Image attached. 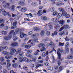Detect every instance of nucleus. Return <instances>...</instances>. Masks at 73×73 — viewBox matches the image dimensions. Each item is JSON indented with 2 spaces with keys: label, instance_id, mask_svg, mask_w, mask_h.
I'll list each match as a JSON object with an SVG mask.
<instances>
[{
  "label": "nucleus",
  "instance_id": "nucleus-1",
  "mask_svg": "<svg viewBox=\"0 0 73 73\" xmlns=\"http://www.w3.org/2000/svg\"><path fill=\"white\" fill-rule=\"evenodd\" d=\"M9 3H7L6 2H4V4L3 5V7L5 8H8L9 9H11L12 11H15V5H13L11 6H11L9 5Z\"/></svg>",
  "mask_w": 73,
  "mask_h": 73
},
{
  "label": "nucleus",
  "instance_id": "nucleus-2",
  "mask_svg": "<svg viewBox=\"0 0 73 73\" xmlns=\"http://www.w3.org/2000/svg\"><path fill=\"white\" fill-rule=\"evenodd\" d=\"M20 29H19L17 28L16 29V31L15 32L14 31V30H12L9 33V35L11 37L12 35H13V36H15L19 33V31H20Z\"/></svg>",
  "mask_w": 73,
  "mask_h": 73
},
{
  "label": "nucleus",
  "instance_id": "nucleus-3",
  "mask_svg": "<svg viewBox=\"0 0 73 73\" xmlns=\"http://www.w3.org/2000/svg\"><path fill=\"white\" fill-rule=\"evenodd\" d=\"M62 53L63 52V50L61 49H60V48H58V50L57 51V53L58 54V59L59 60H61V54L60 52Z\"/></svg>",
  "mask_w": 73,
  "mask_h": 73
},
{
  "label": "nucleus",
  "instance_id": "nucleus-4",
  "mask_svg": "<svg viewBox=\"0 0 73 73\" xmlns=\"http://www.w3.org/2000/svg\"><path fill=\"white\" fill-rule=\"evenodd\" d=\"M18 58L19 60V62H23V61H25L27 62H29V59L27 58H24L23 59H22L21 57L19 56Z\"/></svg>",
  "mask_w": 73,
  "mask_h": 73
},
{
  "label": "nucleus",
  "instance_id": "nucleus-5",
  "mask_svg": "<svg viewBox=\"0 0 73 73\" xmlns=\"http://www.w3.org/2000/svg\"><path fill=\"white\" fill-rule=\"evenodd\" d=\"M17 21H14L13 23V26L12 25V26L11 27V29H15V28H17Z\"/></svg>",
  "mask_w": 73,
  "mask_h": 73
},
{
  "label": "nucleus",
  "instance_id": "nucleus-6",
  "mask_svg": "<svg viewBox=\"0 0 73 73\" xmlns=\"http://www.w3.org/2000/svg\"><path fill=\"white\" fill-rule=\"evenodd\" d=\"M27 36V34H25L23 32H21L20 34V37L21 38H23L24 37H26Z\"/></svg>",
  "mask_w": 73,
  "mask_h": 73
},
{
  "label": "nucleus",
  "instance_id": "nucleus-7",
  "mask_svg": "<svg viewBox=\"0 0 73 73\" xmlns=\"http://www.w3.org/2000/svg\"><path fill=\"white\" fill-rule=\"evenodd\" d=\"M54 42H51L50 43H48L47 44L46 46L47 47H49V46H54Z\"/></svg>",
  "mask_w": 73,
  "mask_h": 73
},
{
  "label": "nucleus",
  "instance_id": "nucleus-8",
  "mask_svg": "<svg viewBox=\"0 0 73 73\" xmlns=\"http://www.w3.org/2000/svg\"><path fill=\"white\" fill-rule=\"evenodd\" d=\"M11 46L16 47L19 46V43L17 42H14L12 43L11 44Z\"/></svg>",
  "mask_w": 73,
  "mask_h": 73
},
{
  "label": "nucleus",
  "instance_id": "nucleus-9",
  "mask_svg": "<svg viewBox=\"0 0 73 73\" xmlns=\"http://www.w3.org/2000/svg\"><path fill=\"white\" fill-rule=\"evenodd\" d=\"M20 1H19V2H18V4L20 5H22L23 6L24 5L25 2V0H20Z\"/></svg>",
  "mask_w": 73,
  "mask_h": 73
},
{
  "label": "nucleus",
  "instance_id": "nucleus-10",
  "mask_svg": "<svg viewBox=\"0 0 73 73\" xmlns=\"http://www.w3.org/2000/svg\"><path fill=\"white\" fill-rule=\"evenodd\" d=\"M16 49L14 48H12L10 49V54L13 55L14 53L16 52Z\"/></svg>",
  "mask_w": 73,
  "mask_h": 73
},
{
  "label": "nucleus",
  "instance_id": "nucleus-11",
  "mask_svg": "<svg viewBox=\"0 0 73 73\" xmlns=\"http://www.w3.org/2000/svg\"><path fill=\"white\" fill-rule=\"evenodd\" d=\"M12 38V36H9V35L7 36H5L4 37V39L5 40H6L7 41L8 40H11Z\"/></svg>",
  "mask_w": 73,
  "mask_h": 73
},
{
  "label": "nucleus",
  "instance_id": "nucleus-12",
  "mask_svg": "<svg viewBox=\"0 0 73 73\" xmlns=\"http://www.w3.org/2000/svg\"><path fill=\"white\" fill-rule=\"evenodd\" d=\"M68 35V32H66L65 31H63L61 32H60L59 33V35L62 36V35Z\"/></svg>",
  "mask_w": 73,
  "mask_h": 73
},
{
  "label": "nucleus",
  "instance_id": "nucleus-13",
  "mask_svg": "<svg viewBox=\"0 0 73 73\" xmlns=\"http://www.w3.org/2000/svg\"><path fill=\"white\" fill-rule=\"evenodd\" d=\"M56 5L58 7H61L64 5V3L63 2L56 3Z\"/></svg>",
  "mask_w": 73,
  "mask_h": 73
},
{
  "label": "nucleus",
  "instance_id": "nucleus-14",
  "mask_svg": "<svg viewBox=\"0 0 73 73\" xmlns=\"http://www.w3.org/2000/svg\"><path fill=\"white\" fill-rule=\"evenodd\" d=\"M58 23L61 25H63L65 24V21L63 20H61L58 21Z\"/></svg>",
  "mask_w": 73,
  "mask_h": 73
},
{
  "label": "nucleus",
  "instance_id": "nucleus-15",
  "mask_svg": "<svg viewBox=\"0 0 73 73\" xmlns=\"http://www.w3.org/2000/svg\"><path fill=\"white\" fill-rule=\"evenodd\" d=\"M52 23H50L48 24V25L49 27V29H52L53 28V27L52 25Z\"/></svg>",
  "mask_w": 73,
  "mask_h": 73
},
{
  "label": "nucleus",
  "instance_id": "nucleus-16",
  "mask_svg": "<svg viewBox=\"0 0 73 73\" xmlns=\"http://www.w3.org/2000/svg\"><path fill=\"white\" fill-rule=\"evenodd\" d=\"M48 54H49L48 51H46V53L45 52H44L42 53V57H45L46 55L47 56Z\"/></svg>",
  "mask_w": 73,
  "mask_h": 73
},
{
  "label": "nucleus",
  "instance_id": "nucleus-17",
  "mask_svg": "<svg viewBox=\"0 0 73 73\" xmlns=\"http://www.w3.org/2000/svg\"><path fill=\"white\" fill-rule=\"evenodd\" d=\"M51 20L54 22H57L60 20V19H59V18H54L52 19Z\"/></svg>",
  "mask_w": 73,
  "mask_h": 73
},
{
  "label": "nucleus",
  "instance_id": "nucleus-18",
  "mask_svg": "<svg viewBox=\"0 0 73 73\" xmlns=\"http://www.w3.org/2000/svg\"><path fill=\"white\" fill-rule=\"evenodd\" d=\"M2 53L5 56H9V53L6 51L3 52Z\"/></svg>",
  "mask_w": 73,
  "mask_h": 73
},
{
  "label": "nucleus",
  "instance_id": "nucleus-19",
  "mask_svg": "<svg viewBox=\"0 0 73 73\" xmlns=\"http://www.w3.org/2000/svg\"><path fill=\"white\" fill-rule=\"evenodd\" d=\"M28 10V9L26 7H23L21 9V11L22 12H25Z\"/></svg>",
  "mask_w": 73,
  "mask_h": 73
},
{
  "label": "nucleus",
  "instance_id": "nucleus-20",
  "mask_svg": "<svg viewBox=\"0 0 73 73\" xmlns=\"http://www.w3.org/2000/svg\"><path fill=\"white\" fill-rule=\"evenodd\" d=\"M0 48L7 50L8 49V47L7 46H2L0 47Z\"/></svg>",
  "mask_w": 73,
  "mask_h": 73
},
{
  "label": "nucleus",
  "instance_id": "nucleus-21",
  "mask_svg": "<svg viewBox=\"0 0 73 73\" xmlns=\"http://www.w3.org/2000/svg\"><path fill=\"white\" fill-rule=\"evenodd\" d=\"M46 50V49L44 46L42 47L40 49L41 52H45Z\"/></svg>",
  "mask_w": 73,
  "mask_h": 73
},
{
  "label": "nucleus",
  "instance_id": "nucleus-22",
  "mask_svg": "<svg viewBox=\"0 0 73 73\" xmlns=\"http://www.w3.org/2000/svg\"><path fill=\"white\" fill-rule=\"evenodd\" d=\"M40 35L42 36H45V31L42 30L40 32Z\"/></svg>",
  "mask_w": 73,
  "mask_h": 73
},
{
  "label": "nucleus",
  "instance_id": "nucleus-23",
  "mask_svg": "<svg viewBox=\"0 0 73 73\" xmlns=\"http://www.w3.org/2000/svg\"><path fill=\"white\" fill-rule=\"evenodd\" d=\"M37 15L38 16H41L42 15V11L41 10H39L38 12Z\"/></svg>",
  "mask_w": 73,
  "mask_h": 73
},
{
  "label": "nucleus",
  "instance_id": "nucleus-24",
  "mask_svg": "<svg viewBox=\"0 0 73 73\" xmlns=\"http://www.w3.org/2000/svg\"><path fill=\"white\" fill-rule=\"evenodd\" d=\"M41 19L45 21L46 20H47V18L45 16H42L41 17Z\"/></svg>",
  "mask_w": 73,
  "mask_h": 73
},
{
  "label": "nucleus",
  "instance_id": "nucleus-25",
  "mask_svg": "<svg viewBox=\"0 0 73 73\" xmlns=\"http://www.w3.org/2000/svg\"><path fill=\"white\" fill-rule=\"evenodd\" d=\"M2 14L4 16H6L7 15V13L3 9L2 10Z\"/></svg>",
  "mask_w": 73,
  "mask_h": 73
},
{
  "label": "nucleus",
  "instance_id": "nucleus-26",
  "mask_svg": "<svg viewBox=\"0 0 73 73\" xmlns=\"http://www.w3.org/2000/svg\"><path fill=\"white\" fill-rule=\"evenodd\" d=\"M67 58L68 59H72L73 58V54H70L67 56Z\"/></svg>",
  "mask_w": 73,
  "mask_h": 73
},
{
  "label": "nucleus",
  "instance_id": "nucleus-27",
  "mask_svg": "<svg viewBox=\"0 0 73 73\" xmlns=\"http://www.w3.org/2000/svg\"><path fill=\"white\" fill-rule=\"evenodd\" d=\"M46 70H51L52 71L53 70V68L52 67H47L46 68Z\"/></svg>",
  "mask_w": 73,
  "mask_h": 73
},
{
  "label": "nucleus",
  "instance_id": "nucleus-28",
  "mask_svg": "<svg viewBox=\"0 0 73 73\" xmlns=\"http://www.w3.org/2000/svg\"><path fill=\"white\" fill-rule=\"evenodd\" d=\"M44 46V44L42 43H40L38 45V47H39V48L42 47L43 46Z\"/></svg>",
  "mask_w": 73,
  "mask_h": 73
},
{
  "label": "nucleus",
  "instance_id": "nucleus-29",
  "mask_svg": "<svg viewBox=\"0 0 73 73\" xmlns=\"http://www.w3.org/2000/svg\"><path fill=\"white\" fill-rule=\"evenodd\" d=\"M58 10L60 12H63L64 11V9L60 7L58 8Z\"/></svg>",
  "mask_w": 73,
  "mask_h": 73
},
{
  "label": "nucleus",
  "instance_id": "nucleus-30",
  "mask_svg": "<svg viewBox=\"0 0 73 73\" xmlns=\"http://www.w3.org/2000/svg\"><path fill=\"white\" fill-rule=\"evenodd\" d=\"M31 47V45L30 44L27 45L25 46V48L27 49H29Z\"/></svg>",
  "mask_w": 73,
  "mask_h": 73
},
{
  "label": "nucleus",
  "instance_id": "nucleus-31",
  "mask_svg": "<svg viewBox=\"0 0 73 73\" xmlns=\"http://www.w3.org/2000/svg\"><path fill=\"white\" fill-rule=\"evenodd\" d=\"M34 30L36 32L40 30V28L37 27H35L34 28Z\"/></svg>",
  "mask_w": 73,
  "mask_h": 73
},
{
  "label": "nucleus",
  "instance_id": "nucleus-32",
  "mask_svg": "<svg viewBox=\"0 0 73 73\" xmlns=\"http://www.w3.org/2000/svg\"><path fill=\"white\" fill-rule=\"evenodd\" d=\"M19 38L16 36H14L13 37V39L14 41H15L17 40H18Z\"/></svg>",
  "mask_w": 73,
  "mask_h": 73
},
{
  "label": "nucleus",
  "instance_id": "nucleus-33",
  "mask_svg": "<svg viewBox=\"0 0 73 73\" xmlns=\"http://www.w3.org/2000/svg\"><path fill=\"white\" fill-rule=\"evenodd\" d=\"M0 61L1 62H4L5 61V59H4V57L2 56L0 58Z\"/></svg>",
  "mask_w": 73,
  "mask_h": 73
},
{
  "label": "nucleus",
  "instance_id": "nucleus-34",
  "mask_svg": "<svg viewBox=\"0 0 73 73\" xmlns=\"http://www.w3.org/2000/svg\"><path fill=\"white\" fill-rule=\"evenodd\" d=\"M62 16V14L61 13H58V14L56 15V17H58V18H60Z\"/></svg>",
  "mask_w": 73,
  "mask_h": 73
},
{
  "label": "nucleus",
  "instance_id": "nucleus-35",
  "mask_svg": "<svg viewBox=\"0 0 73 73\" xmlns=\"http://www.w3.org/2000/svg\"><path fill=\"white\" fill-rule=\"evenodd\" d=\"M55 29H58V28H60V25L59 24H57L54 27Z\"/></svg>",
  "mask_w": 73,
  "mask_h": 73
},
{
  "label": "nucleus",
  "instance_id": "nucleus-36",
  "mask_svg": "<svg viewBox=\"0 0 73 73\" xmlns=\"http://www.w3.org/2000/svg\"><path fill=\"white\" fill-rule=\"evenodd\" d=\"M21 48H19L17 49V50L16 52V53L17 54H19V53L20 52H21Z\"/></svg>",
  "mask_w": 73,
  "mask_h": 73
},
{
  "label": "nucleus",
  "instance_id": "nucleus-37",
  "mask_svg": "<svg viewBox=\"0 0 73 73\" xmlns=\"http://www.w3.org/2000/svg\"><path fill=\"white\" fill-rule=\"evenodd\" d=\"M58 14V12L57 11H55L53 13H52L53 16H57V15Z\"/></svg>",
  "mask_w": 73,
  "mask_h": 73
},
{
  "label": "nucleus",
  "instance_id": "nucleus-38",
  "mask_svg": "<svg viewBox=\"0 0 73 73\" xmlns=\"http://www.w3.org/2000/svg\"><path fill=\"white\" fill-rule=\"evenodd\" d=\"M62 69H63V66H60L59 68V70H58V72H60L61 71Z\"/></svg>",
  "mask_w": 73,
  "mask_h": 73
},
{
  "label": "nucleus",
  "instance_id": "nucleus-39",
  "mask_svg": "<svg viewBox=\"0 0 73 73\" xmlns=\"http://www.w3.org/2000/svg\"><path fill=\"white\" fill-rule=\"evenodd\" d=\"M27 45V43L25 42L22 44L21 45V47H24V46H25Z\"/></svg>",
  "mask_w": 73,
  "mask_h": 73
},
{
  "label": "nucleus",
  "instance_id": "nucleus-40",
  "mask_svg": "<svg viewBox=\"0 0 73 73\" xmlns=\"http://www.w3.org/2000/svg\"><path fill=\"white\" fill-rule=\"evenodd\" d=\"M18 54H19V56L21 57H23L24 55L23 54V52L21 51V52H19Z\"/></svg>",
  "mask_w": 73,
  "mask_h": 73
},
{
  "label": "nucleus",
  "instance_id": "nucleus-41",
  "mask_svg": "<svg viewBox=\"0 0 73 73\" xmlns=\"http://www.w3.org/2000/svg\"><path fill=\"white\" fill-rule=\"evenodd\" d=\"M64 54H66V53H69V48H66L65 52H64Z\"/></svg>",
  "mask_w": 73,
  "mask_h": 73
},
{
  "label": "nucleus",
  "instance_id": "nucleus-42",
  "mask_svg": "<svg viewBox=\"0 0 73 73\" xmlns=\"http://www.w3.org/2000/svg\"><path fill=\"white\" fill-rule=\"evenodd\" d=\"M64 43L59 42L58 46H64Z\"/></svg>",
  "mask_w": 73,
  "mask_h": 73
},
{
  "label": "nucleus",
  "instance_id": "nucleus-43",
  "mask_svg": "<svg viewBox=\"0 0 73 73\" xmlns=\"http://www.w3.org/2000/svg\"><path fill=\"white\" fill-rule=\"evenodd\" d=\"M0 64L2 65H5L7 64V63L5 62H0Z\"/></svg>",
  "mask_w": 73,
  "mask_h": 73
},
{
  "label": "nucleus",
  "instance_id": "nucleus-44",
  "mask_svg": "<svg viewBox=\"0 0 73 73\" xmlns=\"http://www.w3.org/2000/svg\"><path fill=\"white\" fill-rule=\"evenodd\" d=\"M1 33H2L3 35H7V32L6 31H3L1 32Z\"/></svg>",
  "mask_w": 73,
  "mask_h": 73
},
{
  "label": "nucleus",
  "instance_id": "nucleus-45",
  "mask_svg": "<svg viewBox=\"0 0 73 73\" xmlns=\"http://www.w3.org/2000/svg\"><path fill=\"white\" fill-rule=\"evenodd\" d=\"M12 65L14 68H16V67L18 66V65L17 64H13Z\"/></svg>",
  "mask_w": 73,
  "mask_h": 73
},
{
  "label": "nucleus",
  "instance_id": "nucleus-46",
  "mask_svg": "<svg viewBox=\"0 0 73 73\" xmlns=\"http://www.w3.org/2000/svg\"><path fill=\"white\" fill-rule=\"evenodd\" d=\"M0 23H5V21H4V20L3 19H1L0 20Z\"/></svg>",
  "mask_w": 73,
  "mask_h": 73
},
{
  "label": "nucleus",
  "instance_id": "nucleus-47",
  "mask_svg": "<svg viewBox=\"0 0 73 73\" xmlns=\"http://www.w3.org/2000/svg\"><path fill=\"white\" fill-rule=\"evenodd\" d=\"M63 27L64 28H68L69 27V26L67 25H64L63 26Z\"/></svg>",
  "mask_w": 73,
  "mask_h": 73
},
{
  "label": "nucleus",
  "instance_id": "nucleus-48",
  "mask_svg": "<svg viewBox=\"0 0 73 73\" xmlns=\"http://www.w3.org/2000/svg\"><path fill=\"white\" fill-rule=\"evenodd\" d=\"M26 56L31 58V57H32V55L31 54H26Z\"/></svg>",
  "mask_w": 73,
  "mask_h": 73
},
{
  "label": "nucleus",
  "instance_id": "nucleus-49",
  "mask_svg": "<svg viewBox=\"0 0 73 73\" xmlns=\"http://www.w3.org/2000/svg\"><path fill=\"white\" fill-rule=\"evenodd\" d=\"M28 40H29V38L26 37L23 39V41L24 42H26Z\"/></svg>",
  "mask_w": 73,
  "mask_h": 73
},
{
  "label": "nucleus",
  "instance_id": "nucleus-50",
  "mask_svg": "<svg viewBox=\"0 0 73 73\" xmlns=\"http://www.w3.org/2000/svg\"><path fill=\"white\" fill-rule=\"evenodd\" d=\"M31 5L32 6H37V5L36 4V3L35 2H33L31 3Z\"/></svg>",
  "mask_w": 73,
  "mask_h": 73
},
{
  "label": "nucleus",
  "instance_id": "nucleus-51",
  "mask_svg": "<svg viewBox=\"0 0 73 73\" xmlns=\"http://www.w3.org/2000/svg\"><path fill=\"white\" fill-rule=\"evenodd\" d=\"M50 11L51 12H53L54 11V8L53 7H52L50 8Z\"/></svg>",
  "mask_w": 73,
  "mask_h": 73
},
{
  "label": "nucleus",
  "instance_id": "nucleus-52",
  "mask_svg": "<svg viewBox=\"0 0 73 73\" xmlns=\"http://www.w3.org/2000/svg\"><path fill=\"white\" fill-rule=\"evenodd\" d=\"M69 42H67L66 44V45L65 46V47L66 48H67L69 46Z\"/></svg>",
  "mask_w": 73,
  "mask_h": 73
},
{
  "label": "nucleus",
  "instance_id": "nucleus-53",
  "mask_svg": "<svg viewBox=\"0 0 73 73\" xmlns=\"http://www.w3.org/2000/svg\"><path fill=\"white\" fill-rule=\"evenodd\" d=\"M57 64H58L59 66H60L61 64V62L59 60H58L57 61Z\"/></svg>",
  "mask_w": 73,
  "mask_h": 73
},
{
  "label": "nucleus",
  "instance_id": "nucleus-54",
  "mask_svg": "<svg viewBox=\"0 0 73 73\" xmlns=\"http://www.w3.org/2000/svg\"><path fill=\"white\" fill-rule=\"evenodd\" d=\"M44 65H45L46 66H49V63L47 62H45L44 63Z\"/></svg>",
  "mask_w": 73,
  "mask_h": 73
},
{
  "label": "nucleus",
  "instance_id": "nucleus-55",
  "mask_svg": "<svg viewBox=\"0 0 73 73\" xmlns=\"http://www.w3.org/2000/svg\"><path fill=\"white\" fill-rule=\"evenodd\" d=\"M31 37L33 38H35V37H36V34H33L32 35Z\"/></svg>",
  "mask_w": 73,
  "mask_h": 73
},
{
  "label": "nucleus",
  "instance_id": "nucleus-56",
  "mask_svg": "<svg viewBox=\"0 0 73 73\" xmlns=\"http://www.w3.org/2000/svg\"><path fill=\"white\" fill-rule=\"evenodd\" d=\"M15 19L16 20H18L19 19V17L17 15H16L15 17Z\"/></svg>",
  "mask_w": 73,
  "mask_h": 73
},
{
  "label": "nucleus",
  "instance_id": "nucleus-57",
  "mask_svg": "<svg viewBox=\"0 0 73 73\" xmlns=\"http://www.w3.org/2000/svg\"><path fill=\"white\" fill-rule=\"evenodd\" d=\"M32 33H33L32 31H30L28 33V35H32Z\"/></svg>",
  "mask_w": 73,
  "mask_h": 73
},
{
  "label": "nucleus",
  "instance_id": "nucleus-58",
  "mask_svg": "<svg viewBox=\"0 0 73 73\" xmlns=\"http://www.w3.org/2000/svg\"><path fill=\"white\" fill-rule=\"evenodd\" d=\"M62 14L63 16H65L66 15V12H62Z\"/></svg>",
  "mask_w": 73,
  "mask_h": 73
},
{
  "label": "nucleus",
  "instance_id": "nucleus-59",
  "mask_svg": "<svg viewBox=\"0 0 73 73\" xmlns=\"http://www.w3.org/2000/svg\"><path fill=\"white\" fill-rule=\"evenodd\" d=\"M63 29H64V28L63 26L59 30V32H61V31H62Z\"/></svg>",
  "mask_w": 73,
  "mask_h": 73
},
{
  "label": "nucleus",
  "instance_id": "nucleus-60",
  "mask_svg": "<svg viewBox=\"0 0 73 73\" xmlns=\"http://www.w3.org/2000/svg\"><path fill=\"white\" fill-rule=\"evenodd\" d=\"M34 54L35 56H37L38 54V52L37 51H36L35 52Z\"/></svg>",
  "mask_w": 73,
  "mask_h": 73
},
{
  "label": "nucleus",
  "instance_id": "nucleus-61",
  "mask_svg": "<svg viewBox=\"0 0 73 73\" xmlns=\"http://www.w3.org/2000/svg\"><path fill=\"white\" fill-rule=\"evenodd\" d=\"M46 34L47 36H49V35H50V32L49 31H47L46 33Z\"/></svg>",
  "mask_w": 73,
  "mask_h": 73
},
{
  "label": "nucleus",
  "instance_id": "nucleus-62",
  "mask_svg": "<svg viewBox=\"0 0 73 73\" xmlns=\"http://www.w3.org/2000/svg\"><path fill=\"white\" fill-rule=\"evenodd\" d=\"M11 63H7V66H11Z\"/></svg>",
  "mask_w": 73,
  "mask_h": 73
},
{
  "label": "nucleus",
  "instance_id": "nucleus-63",
  "mask_svg": "<svg viewBox=\"0 0 73 73\" xmlns=\"http://www.w3.org/2000/svg\"><path fill=\"white\" fill-rule=\"evenodd\" d=\"M27 53H31L32 52V50H27Z\"/></svg>",
  "mask_w": 73,
  "mask_h": 73
},
{
  "label": "nucleus",
  "instance_id": "nucleus-64",
  "mask_svg": "<svg viewBox=\"0 0 73 73\" xmlns=\"http://www.w3.org/2000/svg\"><path fill=\"white\" fill-rule=\"evenodd\" d=\"M70 52L71 54H73V48H71L70 49Z\"/></svg>",
  "mask_w": 73,
  "mask_h": 73
}]
</instances>
